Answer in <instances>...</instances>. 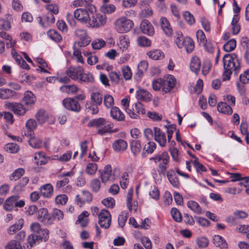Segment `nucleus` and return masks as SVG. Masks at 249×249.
Here are the masks:
<instances>
[{
  "label": "nucleus",
  "mask_w": 249,
  "mask_h": 249,
  "mask_svg": "<svg viewBox=\"0 0 249 249\" xmlns=\"http://www.w3.org/2000/svg\"><path fill=\"white\" fill-rule=\"evenodd\" d=\"M22 101L26 106L31 107L35 104L36 97L32 92L26 91L24 94Z\"/></svg>",
  "instance_id": "obj_21"
},
{
  "label": "nucleus",
  "mask_w": 249,
  "mask_h": 249,
  "mask_svg": "<svg viewBox=\"0 0 249 249\" xmlns=\"http://www.w3.org/2000/svg\"><path fill=\"white\" fill-rule=\"evenodd\" d=\"M160 22L161 28L165 34L167 36H171L173 33V30L167 18L163 17L160 18Z\"/></svg>",
  "instance_id": "obj_20"
},
{
  "label": "nucleus",
  "mask_w": 249,
  "mask_h": 249,
  "mask_svg": "<svg viewBox=\"0 0 249 249\" xmlns=\"http://www.w3.org/2000/svg\"><path fill=\"white\" fill-rule=\"evenodd\" d=\"M154 140L159 143L161 147H165L167 143L165 134L157 127H154Z\"/></svg>",
  "instance_id": "obj_17"
},
{
  "label": "nucleus",
  "mask_w": 249,
  "mask_h": 249,
  "mask_svg": "<svg viewBox=\"0 0 249 249\" xmlns=\"http://www.w3.org/2000/svg\"><path fill=\"white\" fill-rule=\"evenodd\" d=\"M27 244L23 246V249H31L36 242H38L37 236L36 234H31L27 237Z\"/></svg>",
  "instance_id": "obj_40"
},
{
  "label": "nucleus",
  "mask_w": 249,
  "mask_h": 249,
  "mask_svg": "<svg viewBox=\"0 0 249 249\" xmlns=\"http://www.w3.org/2000/svg\"><path fill=\"white\" fill-rule=\"evenodd\" d=\"M24 173L25 171L23 168H19L15 170L14 171V172L12 174L11 176L10 177V179L17 180L24 175Z\"/></svg>",
  "instance_id": "obj_53"
},
{
  "label": "nucleus",
  "mask_w": 249,
  "mask_h": 249,
  "mask_svg": "<svg viewBox=\"0 0 249 249\" xmlns=\"http://www.w3.org/2000/svg\"><path fill=\"white\" fill-rule=\"evenodd\" d=\"M90 13L88 9L78 8L73 12V17L78 21L83 24H88L90 20Z\"/></svg>",
  "instance_id": "obj_9"
},
{
  "label": "nucleus",
  "mask_w": 249,
  "mask_h": 249,
  "mask_svg": "<svg viewBox=\"0 0 249 249\" xmlns=\"http://www.w3.org/2000/svg\"><path fill=\"white\" fill-rule=\"evenodd\" d=\"M171 214L175 221L180 222L182 221L181 214L178 209L176 208H172L171 210Z\"/></svg>",
  "instance_id": "obj_55"
},
{
  "label": "nucleus",
  "mask_w": 249,
  "mask_h": 249,
  "mask_svg": "<svg viewBox=\"0 0 249 249\" xmlns=\"http://www.w3.org/2000/svg\"><path fill=\"white\" fill-rule=\"evenodd\" d=\"M89 215V213L87 211L82 212L78 217L77 222H79L83 227H86L88 223L87 217Z\"/></svg>",
  "instance_id": "obj_45"
},
{
  "label": "nucleus",
  "mask_w": 249,
  "mask_h": 249,
  "mask_svg": "<svg viewBox=\"0 0 249 249\" xmlns=\"http://www.w3.org/2000/svg\"><path fill=\"white\" fill-rule=\"evenodd\" d=\"M176 83V78L172 75L168 76L166 79L162 80L163 91L169 92L174 87Z\"/></svg>",
  "instance_id": "obj_19"
},
{
  "label": "nucleus",
  "mask_w": 249,
  "mask_h": 249,
  "mask_svg": "<svg viewBox=\"0 0 249 249\" xmlns=\"http://www.w3.org/2000/svg\"><path fill=\"white\" fill-rule=\"evenodd\" d=\"M110 115L113 119L118 121H122L124 119V114L117 107H114L111 108Z\"/></svg>",
  "instance_id": "obj_32"
},
{
  "label": "nucleus",
  "mask_w": 249,
  "mask_h": 249,
  "mask_svg": "<svg viewBox=\"0 0 249 249\" xmlns=\"http://www.w3.org/2000/svg\"><path fill=\"white\" fill-rule=\"evenodd\" d=\"M157 147L156 144L153 142H149L146 143L143 148V152L142 153V157L145 158L147 156L146 154H151Z\"/></svg>",
  "instance_id": "obj_28"
},
{
  "label": "nucleus",
  "mask_w": 249,
  "mask_h": 249,
  "mask_svg": "<svg viewBox=\"0 0 249 249\" xmlns=\"http://www.w3.org/2000/svg\"><path fill=\"white\" fill-rule=\"evenodd\" d=\"M147 55L153 60H160L164 57V53L160 50H154L147 53Z\"/></svg>",
  "instance_id": "obj_41"
},
{
  "label": "nucleus",
  "mask_w": 249,
  "mask_h": 249,
  "mask_svg": "<svg viewBox=\"0 0 249 249\" xmlns=\"http://www.w3.org/2000/svg\"><path fill=\"white\" fill-rule=\"evenodd\" d=\"M213 243L216 247L221 249H226L228 248V244L226 240L219 235H215L213 237Z\"/></svg>",
  "instance_id": "obj_27"
},
{
  "label": "nucleus",
  "mask_w": 249,
  "mask_h": 249,
  "mask_svg": "<svg viewBox=\"0 0 249 249\" xmlns=\"http://www.w3.org/2000/svg\"><path fill=\"white\" fill-rule=\"evenodd\" d=\"M94 81L93 75L90 73H84V72L81 74L78 81L80 83H90Z\"/></svg>",
  "instance_id": "obj_48"
},
{
  "label": "nucleus",
  "mask_w": 249,
  "mask_h": 249,
  "mask_svg": "<svg viewBox=\"0 0 249 249\" xmlns=\"http://www.w3.org/2000/svg\"><path fill=\"white\" fill-rule=\"evenodd\" d=\"M112 147L116 152L124 151L127 147V143L123 139H118L114 141L112 144Z\"/></svg>",
  "instance_id": "obj_26"
},
{
  "label": "nucleus",
  "mask_w": 249,
  "mask_h": 249,
  "mask_svg": "<svg viewBox=\"0 0 249 249\" xmlns=\"http://www.w3.org/2000/svg\"><path fill=\"white\" fill-rule=\"evenodd\" d=\"M48 36L55 42H58L62 40L61 36L54 30H50L47 32Z\"/></svg>",
  "instance_id": "obj_50"
},
{
  "label": "nucleus",
  "mask_w": 249,
  "mask_h": 249,
  "mask_svg": "<svg viewBox=\"0 0 249 249\" xmlns=\"http://www.w3.org/2000/svg\"><path fill=\"white\" fill-rule=\"evenodd\" d=\"M103 96L102 92L98 90H93L90 94V100L91 104L101 105L103 102Z\"/></svg>",
  "instance_id": "obj_23"
},
{
  "label": "nucleus",
  "mask_w": 249,
  "mask_h": 249,
  "mask_svg": "<svg viewBox=\"0 0 249 249\" xmlns=\"http://www.w3.org/2000/svg\"><path fill=\"white\" fill-rule=\"evenodd\" d=\"M106 45V42L102 39H96L92 42L91 45L93 49L99 50Z\"/></svg>",
  "instance_id": "obj_57"
},
{
  "label": "nucleus",
  "mask_w": 249,
  "mask_h": 249,
  "mask_svg": "<svg viewBox=\"0 0 249 249\" xmlns=\"http://www.w3.org/2000/svg\"><path fill=\"white\" fill-rule=\"evenodd\" d=\"M29 179L28 178L25 177H23L21 180L14 187V190L16 192H20L23 190L25 186L29 182Z\"/></svg>",
  "instance_id": "obj_47"
},
{
  "label": "nucleus",
  "mask_w": 249,
  "mask_h": 249,
  "mask_svg": "<svg viewBox=\"0 0 249 249\" xmlns=\"http://www.w3.org/2000/svg\"><path fill=\"white\" fill-rule=\"evenodd\" d=\"M201 67V62L199 58L197 57H193L190 62V69L196 73H197L200 70Z\"/></svg>",
  "instance_id": "obj_33"
},
{
  "label": "nucleus",
  "mask_w": 249,
  "mask_h": 249,
  "mask_svg": "<svg viewBox=\"0 0 249 249\" xmlns=\"http://www.w3.org/2000/svg\"><path fill=\"white\" fill-rule=\"evenodd\" d=\"M84 70L81 67H71L67 69L65 73L73 80L78 81Z\"/></svg>",
  "instance_id": "obj_15"
},
{
  "label": "nucleus",
  "mask_w": 249,
  "mask_h": 249,
  "mask_svg": "<svg viewBox=\"0 0 249 249\" xmlns=\"http://www.w3.org/2000/svg\"><path fill=\"white\" fill-rule=\"evenodd\" d=\"M107 22V18L105 15L100 13L96 14L90 18L88 25L92 28H97L104 25Z\"/></svg>",
  "instance_id": "obj_13"
},
{
  "label": "nucleus",
  "mask_w": 249,
  "mask_h": 249,
  "mask_svg": "<svg viewBox=\"0 0 249 249\" xmlns=\"http://www.w3.org/2000/svg\"><path fill=\"white\" fill-rule=\"evenodd\" d=\"M87 125L89 127H95L97 129L98 134L103 135L108 133H111V129L113 127L112 123H109L105 118H99L89 121Z\"/></svg>",
  "instance_id": "obj_2"
},
{
  "label": "nucleus",
  "mask_w": 249,
  "mask_h": 249,
  "mask_svg": "<svg viewBox=\"0 0 249 249\" xmlns=\"http://www.w3.org/2000/svg\"><path fill=\"white\" fill-rule=\"evenodd\" d=\"M126 112L131 118L137 119L139 117V114H144L145 113V110L143 105L140 101H137L134 104V107L132 109L127 108H126Z\"/></svg>",
  "instance_id": "obj_11"
},
{
  "label": "nucleus",
  "mask_w": 249,
  "mask_h": 249,
  "mask_svg": "<svg viewBox=\"0 0 249 249\" xmlns=\"http://www.w3.org/2000/svg\"><path fill=\"white\" fill-rule=\"evenodd\" d=\"M60 90L64 93L74 94L78 92L79 88L75 85H65L61 86L60 88Z\"/></svg>",
  "instance_id": "obj_36"
},
{
  "label": "nucleus",
  "mask_w": 249,
  "mask_h": 249,
  "mask_svg": "<svg viewBox=\"0 0 249 249\" xmlns=\"http://www.w3.org/2000/svg\"><path fill=\"white\" fill-rule=\"evenodd\" d=\"M120 174V170L119 168H115L112 169L110 165H107L101 173L102 181L103 182L113 181L119 177Z\"/></svg>",
  "instance_id": "obj_5"
},
{
  "label": "nucleus",
  "mask_w": 249,
  "mask_h": 249,
  "mask_svg": "<svg viewBox=\"0 0 249 249\" xmlns=\"http://www.w3.org/2000/svg\"><path fill=\"white\" fill-rule=\"evenodd\" d=\"M98 168L97 164L95 163H89L87 164L86 172V173L90 175H94Z\"/></svg>",
  "instance_id": "obj_58"
},
{
  "label": "nucleus",
  "mask_w": 249,
  "mask_h": 249,
  "mask_svg": "<svg viewBox=\"0 0 249 249\" xmlns=\"http://www.w3.org/2000/svg\"><path fill=\"white\" fill-rule=\"evenodd\" d=\"M102 202L106 207L109 208H113L115 204L114 199L111 197L104 199Z\"/></svg>",
  "instance_id": "obj_64"
},
{
  "label": "nucleus",
  "mask_w": 249,
  "mask_h": 249,
  "mask_svg": "<svg viewBox=\"0 0 249 249\" xmlns=\"http://www.w3.org/2000/svg\"><path fill=\"white\" fill-rule=\"evenodd\" d=\"M36 118L39 124H43L47 120L48 115L45 111L40 109L36 114Z\"/></svg>",
  "instance_id": "obj_44"
},
{
  "label": "nucleus",
  "mask_w": 249,
  "mask_h": 249,
  "mask_svg": "<svg viewBox=\"0 0 249 249\" xmlns=\"http://www.w3.org/2000/svg\"><path fill=\"white\" fill-rule=\"evenodd\" d=\"M224 72L223 80H228L232 72L237 74L241 68L240 62L236 54L234 53L225 54L222 59Z\"/></svg>",
  "instance_id": "obj_1"
},
{
  "label": "nucleus",
  "mask_w": 249,
  "mask_h": 249,
  "mask_svg": "<svg viewBox=\"0 0 249 249\" xmlns=\"http://www.w3.org/2000/svg\"><path fill=\"white\" fill-rule=\"evenodd\" d=\"M236 43L234 39H231L226 43L223 46L225 51L230 52L233 51L236 47Z\"/></svg>",
  "instance_id": "obj_51"
},
{
  "label": "nucleus",
  "mask_w": 249,
  "mask_h": 249,
  "mask_svg": "<svg viewBox=\"0 0 249 249\" xmlns=\"http://www.w3.org/2000/svg\"><path fill=\"white\" fill-rule=\"evenodd\" d=\"M38 216L37 219L44 223H46V220H47V223L51 219V216L48 214V210L46 208H41L38 211Z\"/></svg>",
  "instance_id": "obj_39"
},
{
  "label": "nucleus",
  "mask_w": 249,
  "mask_h": 249,
  "mask_svg": "<svg viewBox=\"0 0 249 249\" xmlns=\"http://www.w3.org/2000/svg\"><path fill=\"white\" fill-rule=\"evenodd\" d=\"M19 197L18 195L11 196L5 201L3 209L6 211H11L15 207L22 208L25 205L23 200H19Z\"/></svg>",
  "instance_id": "obj_6"
},
{
  "label": "nucleus",
  "mask_w": 249,
  "mask_h": 249,
  "mask_svg": "<svg viewBox=\"0 0 249 249\" xmlns=\"http://www.w3.org/2000/svg\"><path fill=\"white\" fill-rule=\"evenodd\" d=\"M41 195L46 198L51 197L53 194V186L50 183L42 185L40 188Z\"/></svg>",
  "instance_id": "obj_24"
},
{
  "label": "nucleus",
  "mask_w": 249,
  "mask_h": 249,
  "mask_svg": "<svg viewBox=\"0 0 249 249\" xmlns=\"http://www.w3.org/2000/svg\"><path fill=\"white\" fill-rule=\"evenodd\" d=\"M130 41L126 36H121L119 38V47L123 51L126 50L129 46Z\"/></svg>",
  "instance_id": "obj_46"
},
{
  "label": "nucleus",
  "mask_w": 249,
  "mask_h": 249,
  "mask_svg": "<svg viewBox=\"0 0 249 249\" xmlns=\"http://www.w3.org/2000/svg\"><path fill=\"white\" fill-rule=\"evenodd\" d=\"M121 71L124 79L126 80H130L132 75L130 68L128 66H124L122 67Z\"/></svg>",
  "instance_id": "obj_52"
},
{
  "label": "nucleus",
  "mask_w": 249,
  "mask_h": 249,
  "mask_svg": "<svg viewBox=\"0 0 249 249\" xmlns=\"http://www.w3.org/2000/svg\"><path fill=\"white\" fill-rule=\"evenodd\" d=\"M137 42L139 45L142 47H149L151 44V40L144 36L138 37Z\"/></svg>",
  "instance_id": "obj_56"
},
{
  "label": "nucleus",
  "mask_w": 249,
  "mask_h": 249,
  "mask_svg": "<svg viewBox=\"0 0 249 249\" xmlns=\"http://www.w3.org/2000/svg\"><path fill=\"white\" fill-rule=\"evenodd\" d=\"M99 224L101 227L108 229L111 223V216L109 212L103 209L98 214Z\"/></svg>",
  "instance_id": "obj_10"
},
{
  "label": "nucleus",
  "mask_w": 249,
  "mask_h": 249,
  "mask_svg": "<svg viewBox=\"0 0 249 249\" xmlns=\"http://www.w3.org/2000/svg\"><path fill=\"white\" fill-rule=\"evenodd\" d=\"M114 24L115 30L122 34L129 32L134 26V22L132 20L123 16L117 18Z\"/></svg>",
  "instance_id": "obj_4"
},
{
  "label": "nucleus",
  "mask_w": 249,
  "mask_h": 249,
  "mask_svg": "<svg viewBox=\"0 0 249 249\" xmlns=\"http://www.w3.org/2000/svg\"><path fill=\"white\" fill-rule=\"evenodd\" d=\"M187 205L189 209L198 214H200L204 213L199 205L195 201L190 200L188 201Z\"/></svg>",
  "instance_id": "obj_37"
},
{
  "label": "nucleus",
  "mask_w": 249,
  "mask_h": 249,
  "mask_svg": "<svg viewBox=\"0 0 249 249\" xmlns=\"http://www.w3.org/2000/svg\"><path fill=\"white\" fill-rule=\"evenodd\" d=\"M24 224V220L22 218L19 219L18 222L10 226L8 230V232L10 234H14L18 230H20L23 227Z\"/></svg>",
  "instance_id": "obj_38"
},
{
  "label": "nucleus",
  "mask_w": 249,
  "mask_h": 249,
  "mask_svg": "<svg viewBox=\"0 0 249 249\" xmlns=\"http://www.w3.org/2000/svg\"><path fill=\"white\" fill-rule=\"evenodd\" d=\"M133 190L130 189L127 195V206L130 211L134 210L136 211L137 208V203L135 201L132 202Z\"/></svg>",
  "instance_id": "obj_35"
},
{
  "label": "nucleus",
  "mask_w": 249,
  "mask_h": 249,
  "mask_svg": "<svg viewBox=\"0 0 249 249\" xmlns=\"http://www.w3.org/2000/svg\"><path fill=\"white\" fill-rule=\"evenodd\" d=\"M175 42L179 48H184L187 53L192 52L195 48L193 40L190 37L184 38L182 35L178 34Z\"/></svg>",
  "instance_id": "obj_7"
},
{
  "label": "nucleus",
  "mask_w": 249,
  "mask_h": 249,
  "mask_svg": "<svg viewBox=\"0 0 249 249\" xmlns=\"http://www.w3.org/2000/svg\"><path fill=\"white\" fill-rule=\"evenodd\" d=\"M6 249H23V247H21L20 244L15 240L10 241L5 246Z\"/></svg>",
  "instance_id": "obj_62"
},
{
  "label": "nucleus",
  "mask_w": 249,
  "mask_h": 249,
  "mask_svg": "<svg viewBox=\"0 0 249 249\" xmlns=\"http://www.w3.org/2000/svg\"><path fill=\"white\" fill-rule=\"evenodd\" d=\"M92 0H74L72 2V5L74 7H85V9H88L91 14L96 11V7L91 4Z\"/></svg>",
  "instance_id": "obj_16"
},
{
  "label": "nucleus",
  "mask_w": 249,
  "mask_h": 249,
  "mask_svg": "<svg viewBox=\"0 0 249 249\" xmlns=\"http://www.w3.org/2000/svg\"><path fill=\"white\" fill-rule=\"evenodd\" d=\"M116 10L115 5L112 4H105L102 7V11L104 13L111 14L114 12Z\"/></svg>",
  "instance_id": "obj_60"
},
{
  "label": "nucleus",
  "mask_w": 249,
  "mask_h": 249,
  "mask_svg": "<svg viewBox=\"0 0 249 249\" xmlns=\"http://www.w3.org/2000/svg\"><path fill=\"white\" fill-rule=\"evenodd\" d=\"M90 187L93 192H98L101 188L100 181L97 178L92 179L90 182Z\"/></svg>",
  "instance_id": "obj_63"
},
{
  "label": "nucleus",
  "mask_w": 249,
  "mask_h": 249,
  "mask_svg": "<svg viewBox=\"0 0 249 249\" xmlns=\"http://www.w3.org/2000/svg\"><path fill=\"white\" fill-rule=\"evenodd\" d=\"M131 151L134 156H137L140 153L142 149L141 142L138 140H133L130 142Z\"/></svg>",
  "instance_id": "obj_42"
},
{
  "label": "nucleus",
  "mask_w": 249,
  "mask_h": 249,
  "mask_svg": "<svg viewBox=\"0 0 249 249\" xmlns=\"http://www.w3.org/2000/svg\"><path fill=\"white\" fill-rule=\"evenodd\" d=\"M136 97L139 100L148 102L151 100L152 95L148 91L139 89L136 93Z\"/></svg>",
  "instance_id": "obj_22"
},
{
  "label": "nucleus",
  "mask_w": 249,
  "mask_h": 249,
  "mask_svg": "<svg viewBox=\"0 0 249 249\" xmlns=\"http://www.w3.org/2000/svg\"><path fill=\"white\" fill-rule=\"evenodd\" d=\"M17 96V93L9 89H0V98L2 99L14 98Z\"/></svg>",
  "instance_id": "obj_29"
},
{
  "label": "nucleus",
  "mask_w": 249,
  "mask_h": 249,
  "mask_svg": "<svg viewBox=\"0 0 249 249\" xmlns=\"http://www.w3.org/2000/svg\"><path fill=\"white\" fill-rule=\"evenodd\" d=\"M63 105L65 108L71 111L79 112L81 110L80 105L75 98H65L63 101Z\"/></svg>",
  "instance_id": "obj_14"
},
{
  "label": "nucleus",
  "mask_w": 249,
  "mask_h": 249,
  "mask_svg": "<svg viewBox=\"0 0 249 249\" xmlns=\"http://www.w3.org/2000/svg\"><path fill=\"white\" fill-rule=\"evenodd\" d=\"M30 139L28 140L29 144L35 148H39L42 146V142L37 138L33 137L32 135L29 136Z\"/></svg>",
  "instance_id": "obj_54"
},
{
  "label": "nucleus",
  "mask_w": 249,
  "mask_h": 249,
  "mask_svg": "<svg viewBox=\"0 0 249 249\" xmlns=\"http://www.w3.org/2000/svg\"><path fill=\"white\" fill-rule=\"evenodd\" d=\"M170 157L167 152H163L161 154L155 155L149 159L155 163L160 162L158 165V172L160 174L165 175L167 165L169 162Z\"/></svg>",
  "instance_id": "obj_3"
},
{
  "label": "nucleus",
  "mask_w": 249,
  "mask_h": 249,
  "mask_svg": "<svg viewBox=\"0 0 249 249\" xmlns=\"http://www.w3.org/2000/svg\"><path fill=\"white\" fill-rule=\"evenodd\" d=\"M75 35L80 40L77 42L78 46L84 47L89 45L91 41V38L89 36L87 31L83 29H78L74 32ZM76 43H75V44Z\"/></svg>",
  "instance_id": "obj_8"
},
{
  "label": "nucleus",
  "mask_w": 249,
  "mask_h": 249,
  "mask_svg": "<svg viewBox=\"0 0 249 249\" xmlns=\"http://www.w3.org/2000/svg\"><path fill=\"white\" fill-rule=\"evenodd\" d=\"M104 103L107 108L111 107L114 105V99L109 94H105L104 96Z\"/></svg>",
  "instance_id": "obj_59"
},
{
  "label": "nucleus",
  "mask_w": 249,
  "mask_h": 249,
  "mask_svg": "<svg viewBox=\"0 0 249 249\" xmlns=\"http://www.w3.org/2000/svg\"><path fill=\"white\" fill-rule=\"evenodd\" d=\"M217 108L219 112L223 114L231 115L232 113L231 107L225 102L219 103Z\"/></svg>",
  "instance_id": "obj_30"
},
{
  "label": "nucleus",
  "mask_w": 249,
  "mask_h": 249,
  "mask_svg": "<svg viewBox=\"0 0 249 249\" xmlns=\"http://www.w3.org/2000/svg\"><path fill=\"white\" fill-rule=\"evenodd\" d=\"M6 108L12 111L14 113L18 116L24 115L27 111L25 107L19 103H11L6 102L5 104Z\"/></svg>",
  "instance_id": "obj_12"
},
{
  "label": "nucleus",
  "mask_w": 249,
  "mask_h": 249,
  "mask_svg": "<svg viewBox=\"0 0 249 249\" xmlns=\"http://www.w3.org/2000/svg\"><path fill=\"white\" fill-rule=\"evenodd\" d=\"M141 31L144 34L152 36L155 33L154 27L147 19H143L140 24Z\"/></svg>",
  "instance_id": "obj_18"
},
{
  "label": "nucleus",
  "mask_w": 249,
  "mask_h": 249,
  "mask_svg": "<svg viewBox=\"0 0 249 249\" xmlns=\"http://www.w3.org/2000/svg\"><path fill=\"white\" fill-rule=\"evenodd\" d=\"M108 76L111 82L115 85H118L121 81L123 80L119 71H110L108 73Z\"/></svg>",
  "instance_id": "obj_43"
},
{
  "label": "nucleus",
  "mask_w": 249,
  "mask_h": 249,
  "mask_svg": "<svg viewBox=\"0 0 249 249\" xmlns=\"http://www.w3.org/2000/svg\"><path fill=\"white\" fill-rule=\"evenodd\" d=\"M36 123L34 119H29L26 123V127L28 129V132L25 133V136L28 137L31 136L34 134L33 131L36 127Z\"/></svg>",
  "instance_id": "obj_34"
},
{
  "label": "nucleus",
  "mask_w": 249,
  "mask_h": 249,
  "mask_svg": "<svg viewBox=\"0 0 249 249\" xmlns=\"http://www.w3.org/2000/svg\"><path fill=\"white\" fill-rule=\"evenodd\" d=\"M234 217H230L229 220L234 222L238 218L243 219L247 217L248 214L242 211H236L233 213Z\"/></svg>",
  "instance_id": "obj_49"
},
{
  "label": "nucleus",
  "mask_w": 249,
  "mask_h": 249,
  "mask_svg": "<svg viewBox=\"0 0 249 249\" xmlns=\"http://www.w3.org/2000/svg\"><path fill=\"white\" fill-rule=\"evenodd\" d=\"M148 67V63L146 61H142L139 63L137 67V72L135 77L137 80H139L143 75V73L146 71Z\"/></svg>",
  "instance_id": "obj_25"
},
{
  "label": "nucleus",
  "mask_w": 249,
  "mask_h": 249,
  "mask_svg": "<svg viewBox=\"0 0 249 249\" xmlns=\"http://www.w3.org/2000/svg\"><path fill=\"white\" fill-rule=\"evenodd\" d=\"M167 176L169 181L174 187L178 188L179 187L178 178L173 170H169L167 172Z\"/></svg>",
  "instance_id": "obj_31"
},
{
  "label": "nucleus",
  "mask_w": 249,
  "mask_h": 249,
  "mask_svg": "<svg viewBox=\"0 0 249 249\" xmlns=\"http://www.w3.org/2000/svg\"><path fill=\"white\" fill-rule=\"evenodd\" d=\"M36 235L39 241H46L49 238V231L47 229H42Z\"/></svg>",
  "instance_id": "obj_61"
}]
</instances>
